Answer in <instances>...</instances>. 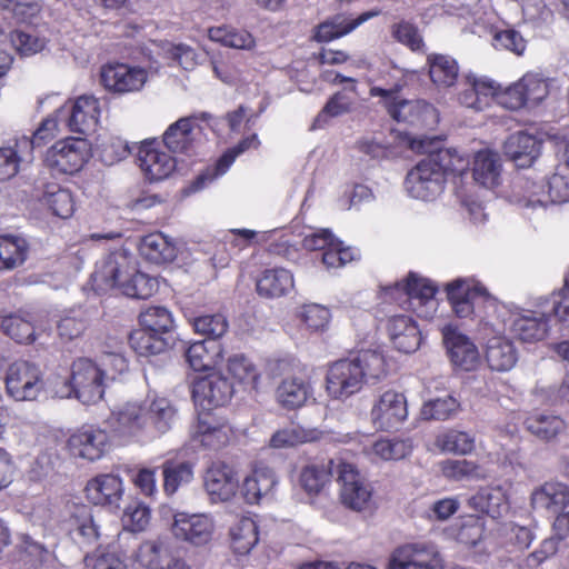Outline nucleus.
<instances>
[{
  "label": "nucleus",
  "instance_id": "1",
  "mask_svg": "<svg viewBox=\"0 0 569 569\" xmlns=\"http://www.w3.org/2000/svg\"><path fill=\"white\" fill-rule=\"evenodd\" d=\"M388 375L382 351L363 349L332 362L326 375V391L336 400H346L358 393L365 385H375Z\"/></svg>",
  "mask_w": 569,
  "mask_h": 569
},
{
  "label": "nucleus",
  "instance_id": "2",
  "mask_svg": "<svg viewBox=\"0 0 569 569\" xmlns=\"http://www.w3.org/2000/svg\"><path fill=\"white\" fill-rule=\"evenodd\" d=\"M133 258L124 250L108 254L98 264L91 278L100 290L120 288L123 295L147 299L158 290V281L146 273L136 271Z\"/></svg>",
  "mask_w": 569,
  "mask_h": 569
},
{
  "label": "nucleus",
  "instance_id": "3",
  "mask_svg": "<svg viewBox=\"0 0 569 569\" xmlns=\"http://www.w3.org/2000/svg\"><path fill=\"white\" fill-rule=\"evenodd\" d=\"M104 377L102 369L88 358H79L72 362L71 377L56 391L59 398L72 395L84 405H92L104 395Z\"/></svg>",
  "mask_w": 569,
  "mask_h": 569
},
{
  "label": "nucleus",
  "instance_id": "4",
  "mask_svg": "<svg viewBox=\"0 0 569 569\" xmlns=\"http://www.w3.org/2000/svg\"><path fill=\"white\" fill-rule=\"evenodd\" d=\"M436 287L427 279L410 273L405 282L386 288V293L399 300L401 306L411 309L420 318L429 319L436 311Z\"/></svg>",
  "mask_w": 569,
  "mask_h": 569
},
{
  "label": "nucleus",
  "instance_id": "5",
  "mask_svg": "<svg viewBox=\"0 0 569 569\" xmlns=\"http://www.w3.org/2000/svg\"><path fill=\"white\" fill-rule=\"evenodd\" d=\"M518 203L525 208L543 209L548 204L569 200V183L561 174H552L548 180L537 183L530 180L518 181L515 186Z\"/></svg>",
  "mask_w": 569,
  "mask_h": 569
},
{
  "label": "nucleus",
  "instance_id": "6",
  "mask_svg": "<svg viewBox=\"0 0 569 569\" xmlns=\"http://www.w3.org/2000/svg\"><path fill=\"white\" fill-rule=\"evenodd\" d=\"M4 382L8 395L17 401L36 400L44 390L42 370L27 360H17L9 365Z\"/></svg>",
  "mask_w": 569,
  "mask_h": 569
},
{
  "label": "nucleus",
  "instance_id": "7",
  "mask_svg": "<svg viewBox=\"0 0 569 569\" xmlns=\"http://www.w3.org/2000/svg\"><path fill=\"white\" fill-rule=\"evenodd\" d=\"M445 183L442 171L427 157L408 172L405 186L410 197L431 201L442 193Z\"/></svg>",
  "mask_w": 569,
  "mask_h": 569
},
{
  "label": "nucleus",
  "instance_id": "8",
  "mask_svg": "<svg viewBox=\"0 0 569 569\" xmlns=\"http://www.w3.org/2000/svg\"><path fill=\"white\" fill-rule=\"evenodd\" d=\"M71 132L90 134L94 132L101 116V104L93 96L83 94L58 109Z\"/></svg>",
  "mask_w": 569,
  "mask_h": 569
},
{
  "label": "nucleus",
  "instance_id": "9",
  "mask_svg": "<svg viewBox=\"0 0 569 569\" xmlns=\"http://www.w3.org/2000/svg\"><path fill=\"white\" fill-rule=\"evenodd\" d=\"M337 481L340 485V500L347 508L361 511L369 506L372 487L353 465L338 461Z\"/></svg>",
  "mask_w": 569,
  "mask_h": 569
},
{
  "label": "nucleus",
  "instance_id": "10",
  "mask_svg": "<svg viewBox=\"0 0 569 569\" xmlns=\"http://www.w3.org/2000/svg\"><path fill=\"white\" fill-rule=\"evenodd\" d=\"M111 426L113 433L123 439L153 438L143 401L126 402L113 413Z\"/></svg>",
  "mask_w": 569,
  "mask_h": 569
},
{
  "label": "nucleus",
  "instance_id": "11",
  "mask_svg": "<svg viewBox=\"0 0 569 569\" xmlns=\"http://www.w3.org/2000/svg\"><path fill=\"white\" fill-rule=\"evenodd\" d=\"M233 392L232 385L221 373H210L194 381L192 398L198 412H212L224 406Z\"/></svg>",
  "mask_w": 569,
  "mask_h": 569
},
{
  "label": "nucleus",
  "instance_id": "12",
  "mask_svg": "<svg viewBox=\"0 0 569 569\" xmlns=\"http://www.w3.org/2000/svg\"><path fill=\"white\" fill-rule=\"evenodd\" d=\"M170 530L178 540L194 547H202L211 541L214 522L206 513L177 512L173 516Z\"/></svg>",
  "mask_w": 569,
  "mask_h": 569
},
{
  "label": "nucleus",
  "instance_id": "13",
  "mask_svg": "<svg viewBox=\"0 0 569 569\" xmlns=\"http://www.w3.org/2000/svg\"><path fill=\"white\" fill-rule=\"evenodd\" d=\"M388 569H445V566L436 547L406 543L391 553Z\"/></svg>",
  "mask_w": 569,
  "mask_h": 569
},
{
  "label": "nucleus",
  "instance_id": "14",
  "mask_svg": "<svg viewBox=\"0 0 569 569\" xmlns=\"http://www.w3.org/2000/svg\"><path fill=\"white\" fill-rule=\"evenodd\" d=\"M87 143L82 139H66L48 149L44 158L47 167L54 173L72 174L87 160Z\"/></svg>",
  "mask_w": 569,
  "mask_h": 569
},
{
  "label": "nucleus",
  "instance_id": "15",
  "mask_svg": "<svg viewBox=\"0 0 569 569\" xmlns=\"http://www.w3.org/2000/svg\"><path fill=\"white\" fill-rule=\"evenodd\" d=\"M408 417L407 399L403 393L387 390L373 402L370 411L372 425L379 430H393L401 426Z\"/></svg>",
  "mask_w": 569,
  "mask_h": 569
},
{
  "label": "nucleus",
  "instance_id": "16",
  "mask_svg": "<svg viewBox=\"0 0 569 569\" xmlns=\"http://www.w3.org/2000/svg\"><path fill=\"white\" fill-rule=\"evenodd\" d=\"M143 68L127 63H109L101 68L100 82L111 92L124 94L140 91L147 82Z\"/></svg>",
  "mask_w": 569,
  "mask_h": 569
},
{
  "label": "nucleus",
  "instance_id": "17",
  "mask_svg": "<svg viewBox=\"0 0 569 569\" xmlns=\"http://www.w3.org/2000/svg\"><path fill=\"white\" fill-rule=\"evenodd\" d=\"M202 129L192 117L180 118L163 133L166 147L176 154L191 157L197 153L202 141Z\"/></svg>",
  "mask_w": 569,
  "mask_h": 569
},
{
  "label": "nucleus",
  "instance_id": "18",
  "mask_svg": "<svg viewBox=\"0 0 569 569\" xmlns=\"http://www.w3.org/2000/svg\"><path fill=\"white\" fill-rule=\"evenodd\" d=\"M84 492L92 505L117 511L124 496V482L119 475L101 473L87 482Z\"/></svg>",
  "mask_w": 569,
  "mask_h": 569
},
{
  "label": "nucleus",
  "instance_id": "19",
  "mask_svg": "<svg viewBox=\"0 0 569 569\" xmlns=\"http://www.w3.org/2000/svg\"><path fill=\"white\" fill-rule=\"evenodd\" d=\"M66 526L72 540L79 546H93L97 543L100 531L94 520L91 507L83 503L68 506Z\"/></svg>",
  "mask_w": 569,
  "mask_h": 569
},
{
  "label": "nucleus",
  "instance_id": "20",
  "mask_svg": "<svg viewBox=\"0 0 569 569\" xmlns=\"http://www.w3.org/2000/svg\"><path fill=\"white\" fill-rule=\"evenodd\" d=\"M232 435L230 426L223 418L213 412H198L197 423L193 427L192 439L208 449L224 447Z\"/></svg>",
  "mask_w": 569,
  "mask_h": 569
},
{
  "label": "nucleus",
  "instance_id": "21",
  "mask_svg": "<svg viewBox=\"0 0 569 569\" xmlns=\"http://www.w3.org/2000/svg\"><path fill=\"white\" fill-rule=\"evenodd\" d=\"M108 433L97 427L87 426L74 432L68 440L73 456L96 461L102 458L109 449Z\"/></svg>",
  "mask_w": 569,
  "mask_h": 569
},
{
  "label": "nucleus",
  "instance_id": "22",
  "mask_svg": "<svg viewBox=\"0 0 569 569\" xmlns=\"http://www.w3.org/2000/svg\"><path fill=\"white\" fill-rule=\"evenodd\" d=\"M447 292L452 310L459 318L469 317L479 301H487L490 298L485 287L470 284L466 280L449 283Z\"/></svg>",
  "mask_w": 569,
  "mask_h": 569
},
{
  "label": "nucleus",
  "instance_id": "23",
  "mask_svg": "<svg viewBox=\"0 0 569 569\" xmlns=\"http://www.w3.org/2000/svg\"><path fill=\"white\" fill-rule=\"evenodd\" d=\"M545 299L547 305L541 312L535 311L529 315L517 317L512 322L513 335L523 342H536L542 340L549 331L551 317L558 316L551 310V303Z\"/></svg>",
  "mask_w": 569,
  "mask_h": 569
},
{
  "label": "nucleus",
  "instance_id": "24",
  "mask_svg": "<svg viewBox=\"0 0 569 569\" xmlns=\"http://www.w3.org/2000/svg\"><path fill=\"white\" fill-rule=\"evenodd\" d=\"M443 342L452 363L463 370H471L479 361V351L476 345L452 326L442 329Z\"/></svg>",
  "mask_w": 569,
  "mask_h": 569
},
{
  "label": "nucleus",
  "instance_id": "25",
  "mask_svg": "<svg viewBox=\"0 0 569 569\" xmlns=\"http://www.w3.org/2000/svg\"><path fill=\"white\" fill-rule=\"evenodd\" d=\"M530 502L536 511L555 516L569 505V487L561 482H545L531 492Z\"/></svg>",
  "mask_w": 569,
  "mask_h": 569
},
{
  "label": "nucleus",
  "instance_id": "26",
  "mask_svg": "<svg viewBox=\"0 0 569 569\" xmlns=\"http://www.w3.org/2000/svg\"><path fill=\"white\" fill-rule=\"evenodd\" d=\"M203 482L212 501L229 500L238 488V479L233 470L223 463L211 465L204 473Z\"/></svg>",
  "mask_w": 569,
  "mask_h": 569
},
{
  "label": "nucleus",
  "instance_id": "27",
  "mask_svg": "<svg viewBox=\"0 0 569 569\" xmlns=\"http://www.w3.org/2000/svg\"><path fill=\"white\" fill-rule=\"evenodd\" d=\"M277 483L276 472L271 468L260 465L244 478L241 493L248 503H259L262 499L272 496Z\"/></svg>",
  "mask_w": 569,
  "mask_h": 569
},
{
  "label": "nucleus",
  "instance_id": "28",
  "mask_svg": "<svg viewBox=\"0 0 569 569\" xmlns=\"http://www.w3.org/2000/svg\"><path fill=\"white\" fill-rule=\"evenodd\" d=\"M138 162L151 181L168 178L176 169V160L167 152L153 148L150 143L139 147Z\"/></svg>",
  "mask_w": 569,
  "mask_h": 569
},
{
  "label": "nucleus",
  "instance_id": "29",
  "mask_svg": "<svg viewBox=\"0 0 569 569\" xmlns=\"http://www.w3.org/2000/svg\"><path fill=\"white\" fill-rule=\"evenodd\" d=\"M541 142L532 134L516 132L503 144V152L519 168L530 167L539 157Z\"/></svg>",
  "mask_w": 569,
  "mask_h": 569
},
{
  "label": "nucleus",
  "instance_id": "30",
  "mask_svg": "<svg viewBox=\"0 0 569 569\" xmlns=\"http://www.w3.org/2000/svg\"><path fill=\"white\" fill-rule=\"evenodd\" d=\"M387 330L395 348L401 352H415L421 343L420 331L409 316L391 317L388 320Z\"/></svg>",
  "mask_w": 569,
  "mask_h": 569
},
{
  "label": "nucleus",
  "instance_id": "31",
  "mask_svg": "<svg viewBox=\"0 0 569 569\" xmlns=\"http://www.w3.org/2000/svg\"><path fill=\"white\" fill-rule=\"evenodd\" d=\"M501 170V158L496 151L483 149L475 153L471 172L475 182L479 186L486 189L499 186Z\"/></svg>",
  "mask_w": 569,
  "mask_h": 569
},
{
  "label": "nucleus",
  "instance_id": "32",
  "mask_svg": "<svg viewBox=\"0 0 569 569\" xmlns=\"http://www.w3.org/2000/svg\"><path fill=\"white\" fill-rule=\"evenodd\" d=\"M378 14L379 11H367L356 19H351L343 13L336 14L317 27L315 39L318 42H329L341 38Z\"/></svg>",
  "mask_w": 569,
  "mask_h": 569
},
{
  "label": "nucleus",
  "instance_id": "33",
  "mask_svg": "<svg viewBox=\"0 0 569 569\" xmlns=\"http://www.w3.org/2000/svg\"><path fill=\"white\" fill-rule=\"evenodd\" d=\"M184 356L194 371H208L221 363L222 348L218 341H196L187 348Z\"/></svg>",
  "mask_w": 569,
  "mask_h": 569
},
{
  "label": "nucleus",
  "instance_id": "34",
  "mask_svg": "<svg viewBox=\"0 0 569 569\" xmlns=\"http://www.w3.org/2000/svg\"><path fill=\"white\" fill-rule=\"evenodd\" d=\"M293 288V274L284 268L266 269L257 280V292L264 298L287 296Z\"/></svg>",
  "mask_w": 569,
  "mask_h": 569
},
{
  "label": "nucleus",
  "instance_id": "35",
  "mask_svg": "<svg viewBox=\"0 0 569 569\" xmlns=\"http://www.w3.org/2000/svg\"><path fill=\"white\" fill-rule=\"evenodd\" d=\"M395 120L410 124H429L436 120V109L423 100L399 99L390 107L389 113Z\"/></svg>",
  "mask_w": 569,
  "mask_h": 569
},
{
  "label": "nucleus",
  "instance_id": "36",
  "mask_svg": "<svg viewBox=\"0 0 569 569\" xmlns=\"http://www.w3.org/2000/svg\"><path fill=\"white\" fill-rule=\"evenodd\" d=\"M143 403L153 437L163 435L172 428L177 409L170 400L163 397H154L153 399L143 400Z\"/></svg>",
  "mask_w": 569,
  "mask_h": 569
},
{
  "label": "nucleus",
  "instance_id": "37",
  "mask_svg": "<svg viewBox=\"0 0 569 569\" xmlns=\"http://www.w3.org/2000/svg\"><path fill=\"white\" fill-rule=\"evenodd\" d=\"M137 561L147 569H164L174 558L168 538L142 542L137 551Z\"/></svg>",
  "mask_w": 569,
  "mask_h": 569
},
{
  "label": "nucleus",
  "instance_id": "38",
  "mask_svg": "<svg viewBox=\"0 0 569 569\" xmlns=\"http://www.w3.org/2000/svg\"><path fill=\"white\" fill-rule=\"evenodd\" d=\"M427 66L430 79L437 88L447 89L457 83L459 64L451 56L430 53L427 57Z\"/></svg>",
  "mask_w": 569,
  "mask_h": 569
},
{
  "label": "nucleus",
  "instance_id": "39",
  "mask_svg": "<svg viewBox=\"0 0 569 569\" xmlns=\"http://www.w3.org/2000/svg\"><path fill=\"white\" fill-rule=\"evenodd\" d=\"M139 250L144 259L156 264L171 262L177 257L176 244L161 232L143 237Z\"/></svg>",
  "mask_w": 569,
  "mask_h": 569
},
{
  "label": "nucleus",
  "instance_id": "40",
  "mask_svg": "<svg viewBox=\"0 0 569 569\" xmlns=\"http://www.w3.org/2000/svg\"><path fill=\"white\" fill-rule=\"evenodd\" d=\"M337 465L335 460H329L327 463L306 466L299 476L301 488L311 496L321 493L330 482L332 473L337 472Z\"/></svg>",
  "mask_w": 569,
  "mask_h": 569
},
{
  "label": "nucleus",
  "instance_id": "41",
  "mask_svg": "<svg viewBox=\"0 0 569 569\" xmlns=\"http://www.w3.org/2000/svg\"><path fill=\"white\" fill-rule=\"evenodd\" d=\"M517 351L513 343L503 337H493L488 340L486 360L496 371H508L517 362Z\"/></svg>",
  "mask_w": 569,
  "mask_h": 569
},
{
  "label": "nucleus",
  "instance_id": "42",
  "mask_svg": "<svg viewBox=\"0 0 569 569\" xmlns=\"http://www.w3.org/2000/svg\"><path fill=\"white\" fill-rule=\"evenodd\" d=\"M476 511L499 518L508 509L505 491L500 487H485L469 499Z\"/></svg>",
  "mask_w": 569,
  "mask_h": 569
},
{
  "label": "nucleus",
  "instance_id": "43",
  "mask_svg": "<svg viewBox=\"0 0 569 569\" xmlns=\"http://www.w3.org/2000/svg\"><path fill=\"white\" fill-rule=\"evenodd\" d=\"M253 143H256V146L259 144L256 134L243 139L236 147L223 153L217 161L214 168H208L204 172L198 176L194 181L196 189H201L206 186L207 182H211L217 177L224 174L236 158L248 150Z\"/></svg>",
  "mask_w": 569,
  "mask_h": 569
},
{
  "label": "nucleus",
  "instance_id": "44",
  "mask_svg": "<svg viewBox=\"0 0 569 569\" xmlns=\"http://www.w3.org/2000/svg\"><path fill=\"white\" fill-rule=\"evenodd\" d=\"M309 385L301 378L283 379L276 390L278 403L286 409H296L305 405L309 397Z\"/></svg>",
  "mask_w": 569,
  "mask_h": 569
},
{
  "label": "nucleus",
  "instance_id": "45",
  "mask_svg": "<svg viewBox=\"0 0 569 569\" xmlns=\"http://www.w3.org/2000/svg\"><path fill=\"white\" fill-rule=\"evenodd\" d=\"M258 540V526L251 518L243 517L230 528L231 548L238 555L249 553Z\"/></svg>",
  "mask_w": 569,
  "mask_h": 569
},
{
  "label": "nucleus",
  "instance_id": "46",
  "mask_svg": "<svg viewBox=\"0 0 569 569\" xmlns=\"http://www.w3.org/2000/svg\"><path fill=\"white\" fill-rule=\"evenodd\" d=\"M28 243L21 237H0V264L4 269H14L27 259Z\"/></svg>",
  "mask_w": 569,
  "mask_h": 569
},
{
  "label": "nucleus",
  "instance_id": "47",
  "mask_svg": "<svg viewBox=\"0 0 569 569\" xmlns=\"http://www.w3.org/2000/svg\"><path fill=\"white\" fill-rule=\"evenodd\" d=\"M163 489L167 495H173L179 487L189 483L193 478L192 466L189 462L167 460L162 463Z\"/></svg>",
  "mask_w": 569,
  "mask_h": 569
},
{
  "label": "nucleus",
  "instance_id": "48",
  "mask_svg": "<svg viewBox=\"0 0 569 569\" xmlns=\"http://www.w3.org/2000/svg\"><path fill=\"white\" fill-rule=\"evenodd\" d=\"M527 430L543 441L555 439L566 429L565 421L557 416L537 415L526 420Z\"/></svg>",
  "mask_w": 569,
  "mask_h": 569
},
{
  "label": "nucleus",
  "instance_id": "49",
  "mask_svg": "<svg viewBox=\"0 0 569 569\" xmlns=\"http://www.w3.org/2000/svg\"><path fill=\"white\" fill-rule=\"evenodd\" d=\"M460 409V402L455 397L448 395L426 401L421 407L420 415L425 420L445 421L456 417Z\"/></svg>",
  "mask_w": 569,
  "mask_h": 569
},
{
  "label": "nucleus",
  "instance_id": "50",
  "mask_svg": "<svg viewBox=\"0 0 569 569\" xmlns=\"http://www.w3.org/2000/svg\"><path fill=\"white\" fill-rule=\"evenodd\" d=\"M210 40L226 47L249 50L254 46L253 37L246 30H236L230 27H212L208 30Z\"/></svg>",
  "mask_w": 569,
  "mask_h": 569
},
{
  "label": "nucleus",
  "instance_id": "51",
  "mask_svg": "<svg viewBox=\"0 0 569 569\" xmlns=\"http://www.w3.org/2000/svg\"><path fill=\"white\" fill-rule=\"evenodd\" d=\"M21 149H30V141L23 137L14 146L0 147V180L13 178L20 169Z\"/></svg>",
  "mask_w": 569,
  "mask_h": 569
},
{
  "label": "nucleus",
  "instance_id": "52",
  "mask_svg": "<svg viewBox=\"0 0 569 569\" xmlns=\"http://www.w3.org/2000/svg\"><path fill=\"white\" fill-rule=\"evenodd\" d=\"M436 443L445 452L465 456L475 449V437L466 431L450 429L438 436Z\"/></svg>",
  "mask_w": 569,
  "mask_h": 569
},
{
  "label": "nucleus",
  "instance_id": "53",
  "mask_svg": "<svg viewBox=\"0 0 569 569\" xmlns=\"http://www.w3.org/2000/svg\"><path fill=\"white\" fill-rule=\"evenodd\" d=\"M129 343L142 357L160 353L167 348L162 336L143 327L130 335Z\"/></svg>",
  "mask_w": 569,
  "mask_h": 569
},
{
  "label": "nucleus",
  "instance_id": "54",
  "mask_svg": "<svg viewBox=\"0 0 569 569\" xmlns=\"http://www.w3.org/2000/svg\"><path fill=\"white\" fill-rule=\"evenodd\" d=\"M441 471L446 478L455 481L477 480L486 477L485 470L479 465L466 459H448L441 462Z\"/></svg>",
  "mask_w": 569,
  "mask_h": 569
},
{
  "label": "nucleus",
  "instance_id": "55",
  "mask_svg": "<svg viewBox=\"0 0 569 569\" xmlns=\"http://www.w3.org/2000/svg\"><path fill=\"white\" fill-rule=\"evenodd\" d=\"M2 331L18 343H31L34 341V328L32 323L20 315L1 317Z\"/></svg>",
  "mask_w": 569,
  "mask_h": 569
},
{
  "label": "nucleus",
  "instance_id": "56",
  "mask_svg": "<svg viewBox=\"0 0 569 569\" xmlns=\"http://www.w3.org/2000/svg\"><path fill=\"white\" fill-rule=\"evenodd\" d=\"M43 199L52 213L61 219H68L74 212V200L68 189L48 187Z\"/></svg>",
  "mask_w": 569,
  "mask_h": 569
},
{
  "label": "nucleus",
  "instance_id": "57",
  "mask_svg": "<svg viewBox=\"0 0 569 569\" xmlns=\"http://www.w3.org/2000/svg\"><path fill=\"white\" fill-rule=\"evenodd\" d=\"M191 323L197 333L213 341L224 336L229 328L227 318L221 313L199 316L193 318Z\"/></svg>",
  "mask_w": 569,
  "mask_h": 569
},
{
  "label": "nucleus",
  "instance_id": "58",
  "mask_svg": "<svg viewBox=\"0 0 569 569\" xmlns=\"http://www.w3.org/2000/svg\"><path fill=\"white\" fill-rule=\"evenodd\" d=\"M353 100L342 91L336 92L323 106L315 119L313 127L321 128L331 118H336L352 110Z\"/></svg>",
  "mask_w": 569,
  "mask_h": 569
},
{
  "label": "nucleus",
  "instance_id": "59",
  "mask_svg": "<svg viewBox=\"0 0 569 569\" xmlns=\"http://www.w3.org/2000/svg\"><path fill=\"white\" fill-rule=\"evenodd\" d=\"M140 323L160 336L169 332L173 326L171 312L159 306L149 307L140 313Z\"/></svg>",
  "mask_w": 569,
  "mask_h": 569
},
{
  "label": "nucleus",
  "instance_id": "60",
  "mask_svg": "<svg viewBox=\"0 0 569 569\" xmlns=\"http://www.w3.org/2000/svg\"><path fill=\"white\" fill-rule=\"evenodd\" d=\"M411 451V442L402 439H380L371 446V452L382 460L403 459Z\"/></svg>",
  "mask_w": 569,
  "mask_h": 569
},
{
  "label": "nucleus",
  "instance_id": "61",
  "mask_svg": "<svg viewBox=\"0 0 569 569\" xmlns=\"http://www.w3.org/2000/svg\"><path fill=\"white\" fill-rule=\"evenodd\" d=\"M428 157L432 159L437 168L442 171L445 179L448 173L462 174L468 166V161L462 158L456 149L451 148L440 149L437 152L430 153Z\"/></svg>",
  "mask_w": 569,
  "mask_h": 569
},
{
  "label": "nucleus",
  "instance_id": "62",
  "mask_svg": "<svg viewBox=\"0 0 569 569\" xmlns=\"http://www.w3.org/2000/svg\"><path fill=\"white\" fill-rule=\"evenodd\" d=\"M315 439L313 431L291 426L276 431L271 436L269 445L274 449H283L313 441Z\"/></svg>",
  "mask_w": 569,
  "mask_h": 569
},
{
  "label": "nucleus",
  "instance_id": "63",
  "mask_svg": "<svg viewBox=\"0 0 569 569\" xmlns=\"http://www.w3.org/2000/svg\"><path fill=\"white\" fill-rule=\"evenodd\" d=\"M87 327L88 321L82 312L71 311L58 321L57 331L60 340L68 342L81 337Z\"/></svg>",
  "mask_w": 569,
  "mask_h": 569
},
{
  "label": "nucleus",
  "instance_id": "64",
  "mask_svg": "<svg viewBox=\"0 0 569 569\" xmlns=\"http://www.w3.org/2000/svg\"><path fill=\"white\" fill-rule=\"evenodd\" d=\"M228 371L238 381L252 386L259 378L256 366L243 355H233L228 359Z\"/></svg>",
  "mask_w": 569,
  "mask_h": 569
}]
</instances>
